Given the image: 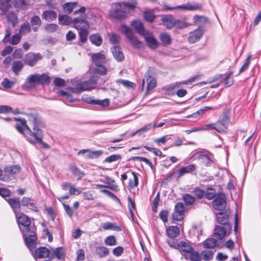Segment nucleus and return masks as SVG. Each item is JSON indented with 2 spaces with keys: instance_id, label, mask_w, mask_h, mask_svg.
I'll return each instance as SVG.
<instances>
[{
  "instance_id": "obj_15",
  "label": "nucleus",
  "mask_w": 261,
  "mask_h": 261,
  "mask_svg": "<svg viewBox=\"0 0 261 261\" xmlns=\"http://www.w3.org/2000/svg\"><path fill=\"white\" fill-rule=\"evenodd\" d=\"M231 230V225H226V226H216L214 230V234L217 239H222L227 233Z\"/></svg>"
},
{
  "instance_id": "obj_50",
  "label": "nucleus",
  "mask_w": 261,
  "mask_h": 261,
  "mask_svg": "<svg viewBox=\"0 0 261 261\" xmlns=\"http://www.w3.org/2000/svg\"><path fill=\"white\" fill-rule=\"evenodd\" d=\"M106 245L113 246L117 245V240L114 236L111 235L107 237L104 240Z\"/></svg>"
},
{
  "instance_id": "obj_2",
  "label": "nucleus",
  "mask_w": 261,
  "mask_h": 261,
  "mask_svg": "<svg viewBox=\"0 0 261 261\" xmlns=\"http://www.w3.org/2000/svg\"><path fill=\"white\" fill-rule=\"evenodd\" d=\"M16 216L27 246L31 249L37 245V235L36 228L31 226L30 218L23 214H16Z\"/></svg>"
},
{
  "instance_id": "obj_10",
  "label": "nucleus",
  "mask_w": 261,
  "mask_h": 261,
  "mask_svg": "<svg viewBox=\"0 0 261 261\" xmlns=\"http://www.w3.org/2000/svg\"><path fill=\"white\" fill-rule=\"evenodd\" d=\"M20 171V167L19 165H14L7 167L4 169V174L2 173V177H7L6 181L14 178L16 174Z\"/></svg>"
},
{
  "instance_id": "obj_24",
  "label": "nucleus",
  "mask_w": 261,
  "mask_h": 261,
  "mask_svg": "<svg viewBox=\"0 0 261 261\" xmlns=\"http://www.w3.org/2000/svg\"><path fill=\"white\" fill-rule=\"evenodd\" d=\"M216 219L217 222L222 224L223 226H226V225H231L229 223V216L227 214L219 212L216 214Z\"/></svg>"
},
{
  "instance_id": "obj_1",
  "label": "nucleus",
  "mask_w": 261,
  "mask_h": 261,
  "mask_svg": "<svg viewBox=\"0 0 261 261\" xmlns=\"http://www.w3.org/2000/svg\"><path fill=\"white\" fill-rule=\"evenodd\" d=\"M27 114L28 120L32 128L27 124L24 119L15 118L16 120L20 121V124H17L15 126L16 129L21 134L25 135L28 141L31 143H38L43 148H49V145L42 140V128L44 127V124L38 113L36 110H32Z\"/></svg>"
},
{
  "instance_id": "obj_37",
  "label": "nucleus",
  "mask_w": 261,
  "mask_h": 261,
  "mask_svg": "<svg viewBox=\"0 0 261 261\" xmlns=\"http://www.w3.org/2000/svg\"><path fill=\"white\" fill-rule=\"evenodd\" d=\"M102 228L104 230H113L116 231H120V227L114 223L107 222L102 224Z\"/></svg>"
},
{
  "instance_id": "obj_59",
  "label": "nucleus",
  "mask_w": 261,
  "mask_h": 261,
  "mask_svg": "<svg viewBox=\"0 0 261 261\" xmlns=\"http://www.w3.org/2000/svg\"><path fill=\"white\" fill-rule=\"evenodd\" d=\"M189 24L184 20L176 19L175 23V27L177 29H182L187 28Z\"/></svg>"
},
{
  "instance_id": "obj_46",
  "label": "nucleus",
  "mask_w": 261,
  "mask_h": 261,
  "mask_svg": "<svg viewBox=\"0 0 261 261\" xmlns=\"http://www.w3.org/2000/svg\"><path fill=\"white\" fill-rule=\"evenodd\" d=\"M110 42L112 44H118L119 43L120 41V37L119 35L114 33H111L108 34Z\"/></svg>"
},
{
  "instance_id": "obj_35",
  "label": "nucleus",
  "mask_w": 261,
  "mask_h": 261,
  "mask_svg": "<svg viewBox=\"0 0 261 261\" xmlns=\"http://www.w3.org/2000/svg\"><path fill=\"white\" fill-rule=\"evenodd\" d=\"M23 67V63L21 61H15L12 65V71L16 75H18Z\"/></svg>"
},
{
  "instance_id": "obj_32",
  "label": "nucleus",
  "mask_w": 261,
  "mask_h": 261,
  "mask_svg": "<svg viewBox=\"0 0 261 261\" xmlns=\"http://www.w3.org/2000/svg\"><path fill=\"white\" fill-rule=\"evenodd\" d=\"M38 74H30L27 79L26 82L30 87H34L36 84H39Z\"/></svg>"
},
{
  "instance_id": "obj_23",
  "label": "nucleus",
  "mask_w": 261,
  "mask_h": 261,
  "mask_svg": "<svg viewBox=\"0 0 261 261\" xmlns=\"http://www.w3.org/2000/svg\"><path fill=\"white\" fill-rule=\"evenodd\" d=\"M41 17L43 20L50 22L56 19L57 13L53 10H47L43 12Z\"/></svg>"
},
{
  "instance_id": "obj_36",
  "label": "nucleus",
  "mask_w": 261,
  "mask_h": 261,
  "mask_svg": "<svg viewBox=\"0 0 261 261\" xmlns=\"http://www.w3.org/2000/svg\"><path fill=\"white\" fill-rule=\"evenodd\" d=\"M78 3L75 2H67L63 5V9L66 13L70 14L73 10L77 6Z\"/></svg>"
},
{
  "instance_id": "obj_26",
  "label": "nucleus",
  "mask_w": 261,
  "mask_h": 261,
  "mask_svg": "<svg viewBox=\"0 0 261 261\" xmlns=\"http://www.w3.org/2000/svg\"><path fill=\"white\" fill-rule=\"evenodd\" d=\"M132 27L135 31L140 35L143 36L148 31L145 30L143 24L141 22L138 20H134L132 22Z\"/></svg>"
},
{
  "instance_id": "obj_57",
  "label": "nucleus",
  "mask_w": 261,
  "mask_h": 261,
  "mask_svg": "<svg viewBox=\"0 0 261 261\" xmlns=\"http://www.w3.org/2000/svg\"><path fill=\"white\" fill-rule=\"evenodd\" d=\"M183 200L188 205H191L195 202V198L189 194H186L183 196Z\"/></svg>"
},
{
  "instance_id": "obj_63",
  "label": "nucleus",
  "mask_w": 261,
  "mask_h": 261,
  "mask_svg": "<svg viewBox=\"0 0 261 261\" xmlns=\"http://www.w3.org/2000/svg\"><path fill=\"white\" fill-rule=\"evenodd\" d=\"M11 35V30L10 28H7L5 30V35L2 41L4 43H7L10 41Z\"/></svg>"
},
{
  "instance_id": "obj_58",
  "label": "nucleus",
  "mask_w": 261,
  "mask_h": 261,
  "mask_svg": "<svg viewBox=\"0 0 261 261\" xmlns=\"http://www.w3.org/2000/svg\"><path fill=\"white\" fill-rule=\"evenodd\" d=\"M21 38V36L20 34H16L12 36L8 43L13 45H17L20 42Z\"/></svg>"
},
{
  "instance_id": "obj_29",
  "label": "nucleus",
  "mask_w": 261,
  "mask_h": 261,
  "mask_svg": "<svg viewBox=\"0 0 261 261\" xmlns=\"http://www.w3.org/2000/svg\"><path fill=\"white\" fill-rule=\"evenodd\" d=\"M195 170V165L194 164L189 165L186 167H181L177 171V176L180 177L187 173H190Z\"/></svg>"
},
{
  "instance_id": "obj_17",
  "label": "nucleus",
  "mask_w": 261,
  "mask_h": 261,
  "mask_svg": "<svg viewBox=\"0 0 261 261\" xmlns=\"http://www.w3.org/2000/svg\"><path fill=\"white\" fill-rule=\"evenodd\" d=\"M143 36L144 37L146 43L149 48L155 49L158 47V42L152 33L148 31Z\"/></svg>"
},
{
  "instance_id": "obj_7",
  "label": "nucleus",
  "mask_w": 261,
  "mask_h": 261,
  "mask_svg": "<svg viewBox=\"0 0 261 261\" xmlns=\"http://www.w3.org/2000/svg\"><path fill=\"white\" fill-rule=\"evenodd\" d=\"M96 82L93 79H90L88 81L80 82L73 88V92L75 93L81 92L84 91L89 90L94 88L96 86Z\"/></svg>"
},
{
  "instance_id": "obj_25",
  "label": "nucleus",
  "mask_w": 261,
  "mask_h": 261,
  "mask_svg": "<svg viewBox=\"0 0 261 261\" xmlns=\"http://www.w3.org/2000/svg\"><path fill=\"white\" fill-rule=\"evenodd\" d=\"M21 204L23 206H27L30 210L35 212L38 211V207L34 204L33 200L29 197H23L21 200Z\"/></svg>"
},
{
  "instance_id": "obj_34",
  "label": "nucleus",
  "mask_w": 261,
  "mask_h": 261,
  "mask_svg": "<svg viewBox=\"0 0 261 261\" xmlns=\"http://www.w3.org/2000/svg\"><path fill=\"white\" fill-rule=\"evenodd\" d=\"M179 233V230L177 226H170L167 229V236L170 238L177 237Z\"/></svg>"
},
{
  "instance_id": "obj_44",
  "label": "nucleus",
  "mask_w": 261,
  "mask_h": 261,
  "mask_svg": "<svg viewBox=\"0 0 261 261\" xmlns=\"http://www.w3.org/2000/svg\"><path fill=\"white\" fill-rule=\"evenodd\" d=\"M89 39L92 44L99 46L102 43V38L98 34H93L90 36Z\"/></svg>"
},
{
  "instance_id": "obj_40",
  "label": "nucleus",
  "mask_w": 261,
  "mask_h": 261,
  "mask_svg": "<svg viewBox=\"0 0 261 261\" xmlns=\"http://www.w3.org/2000/svg\"><path fill=\"white\" fill-rule=\"evenodd\" d=\"M217 241L214 238H208L205 240L202 245L204 248H214L217 245Z\"/></svg>"
},
{
  "instance_id": "obj_9",
  "label": "nucleus",
  "mask_w": 261,
  "mask_h": 261,
  "mask_svg": "<svg viewBox=\"0 0 261 261\" xmlns=\"http://www.w3.org/2000/svg\"><path fill=\"white\" fill-rule=\"evenodd\" d=\"M36 246V245L31 249L28 248L34 258H43L49 256L50 250L48 248L45 247H40L33 251V249L35 248Z\"/></svg>"
},
{
  "instance_id": "obj_5",
  "label": "nucleus",
  "mask_w": 261,
  "mask_h": 261,
  "mask_svg": "<svg viewBox=\"0 0 261 261\" xmlns=\"http://www.w3.org/2000/svg\"><path fill=\"white\" fill-rule=\"evenodd\" d=\"M120 30L128 40L132 46L137 49L142 47V42L138 39L129 28L124 24H122L120 25Z\"/></svg>"
},
{
  "instance_id": "obj_4",
  "label": "nucleus",
  "mask_w": 261,
  "mask_h": 261,
  "mask_svg": "<svg viewBox=\"0 0 261 261\" xmlns=\"http://www.w3.org/2000/svg\"><path fill=\"white\" fill-rule=\"evenodd\" d=\"M86 11V8L82 7L79 10L74 12V14L76 15L81 13L80 17L74 18L73 19V27L77 30H83V29H88L89 28V23L87 20V15L84 14Z\"/></svg>"
},
{
  "instance_id": "obj_41",
  "label": "nucleus",
  "mask_w": 261,
  "mask_h": 261,
  "mask_svg": "<svg viewBox=\"0 0 261 261\" xmlns=\"http://www.w3.org/2000/svg\"><path fill=\"white\" fill-rule=\"evenodd\" d=\"M160 39L165 46L170 45L171 43L172 38L171 36L166 33H161L160 35Z\"/></svg>"
},
{
  "instance_id": "obj_45",
  "label": "nucleus",
  "mask_w": 261,
  "mask_h": 261,
  "mask_svg": "<svg viewBox=\"0 0 261 261\" xmlns=\"http://www.w3.org/2000/svg\"><path fill=\"white\" fill-rule=\"evenodd\" d=\"M198 158L206 166H210L213 163V160L207 155L201 154Z\"/></svg>"
},
{
  "instance_id": "obj_28",
  "label": "nucleus",
  "mask_w": 261,
  "mask_h": 261,
  "mask_svg": "<svg viewBox=\"0 0 261 261\" xmlns=\"http://www.w3.org/2000/svg\"><path fill=\"white\" fill-rule=\"evenodd\" d=\"M111 50L114 58L118 61H122L124 60V56L119 46H116L111 48Z\"/></svg>"
},
{
  "instance_id": "obj_55",
  "label": "nucleus",
  "mask_w": 261,
  "mask_h": 261,
  "mask_svg": "<svg viewBox=\"0 0 261 261\" xmlns=\"http://www.w3.org/2000/svg\"><path fill=\"white\" fill-rule=\"evenodd\" d=\"M132 174L133 175L134 179L133 180H129L128 187L130 189H134L138 185V178L136 173L135 172H132Z\"/></svg>"
},
{
  "instance_id": "obj_38",
  "label": "nucleus",
  "mask_w": 261,
  "mask_h": 261,
  "mask_svg": "<svg viewBox=\"0 0 261 261\" xmlns=\"http://www.w3.org/2000/svg\"><path fill=\"white\" fill-rule=\"evenodd\" d=\"M193 20L194 23L202 29H203L202 25L205 24L207 22V18L202 16L195 15L193 18Z\"/></svg>"
},
{
  "instance_id": "obj_54",
  "label": "nucleus",
  "mask_w": 261,
  "mask_h": 261,
  "mask_svg": "<svg viewBox=\"0 0 261 261\" xmlns=\"http://www.w3.org/2000/svg\"><path fill=\"white\" fill-rule=\"evenodd\" d=\"M8 202L13 210L19 208L20 206V200L18 198H10Z\"/></svg>"
},
{
  "instance_id": "obj_22",
  "label": "nucleus",
  "mask_w": 261,
  "mask_h": 261,
  "mask_svg": "<svg viewBox=\"0 0 261 261\" xmlns=\"http://www.w3.org/2000/svg\"><path fill=\"white\" fill-rule=\"evenodd\" d=\"M202 8L201 5L199 3H187L186 4L176 6V8L179 9H182L184 10L195 11L200 10Z\"/></svg>"
},
{
  "instance_id": "obj_20",
  "label": "nucleus",
  "mask_w": 261,
  "mask_h": 261,
  "mask_svg": "<svg viewBox=\"0 0 261 261\" xmlns=\"http://www.w3.org/2000/svg\"><path fill=\"white\" fill-rule=\"evenodd\" d=\"M190 82V80L188 81H184L182 82H177L175 83L170 84L168 85L164 88V90L165 91V93L168 95H173L174 94L173 92V90L174 89L178 88L181 86L182 85H187Z\"/></svg>"
},
{
  "instance_id": "obj_61",
  "label": "nucleus",
  "mask_w": 261,
  "mask_h": 261,
  "mask_svg": "<svg viewBox=\"0 0 261 261\" xmlns=\"http://www.w3.org/2000/svg\"><path fill=\"white\" fill-rule=\"evenodd\" d=\"M45 30L46 31L52 33L57 31L59 29L58 25L55 23L47 24L45 27Z\"/></svg>"
},
{
  "instance_id": "obj_30",
  "label": "nucleus",
  "mask_w": 261,
  "mask_h": 261,
  "mask_svg": "<svg viewBox=\"0 0 261 261\" xmlns=\"http://www.w3.org/2000/svg\"><path fill=\"white\" fill-rule=\"evenodd\" d=\"M30 22L34 32H37L38 30L39 27L42 24L40 18L37 15L33 16L31 18Z\"/></svg>"
},
{
  "instance_id": "obj_42",
  "label": "nucleus",
  "mask_w": 261,
  "mask_h": 261,
  "mask_svg": "<svg viewBox=\"0 0 261 261\" xmlns=\"http://www.w3.org/2000/svg\"><path fill=\"white\" fill-rule=\"evenodd\" d=\"M59 22L62 25H69L72 23L73 20L67 15H63L59 16Z\"/></svg>"
},
{
  "instance_id": "obj_64",
  "label": "nucleus",
  "mask_w": 261,
  "mask_h": 261,
  "mask_svg": "<svg viewBox=\"0 0 261 261\" xmlns=\"http://www.w3.org/2000/svg\"><path fill=\"white\" fill-rule=\"evenodd\" d=\"M85 259V252L83 249H80L76 251V261H83Z\"/></svg>"
},
{
  "instance_id": "obj_27",
  "label": "nucleus",
  "mask_w": 261,
  "mask_h": 261,
  "mask_svg": "<svg viewBox=\"0 0 261 261\" xmlns=\"http://www.w3.org/2000/svg\"><path fill=\"white\" fill-rule=\"evenodd\" d=\"M214 129L219 133H223L226 130L227 127V120L226 119L221 120L214 123Z\"/></svg>"
},
{
  "instance_id": "obj_43",
  "label": "nucleus",
  "mask_w": 261,
  "mask_h": 261,
  "mask_svg": "<svg viewBox=\"0 0 261 261\" xmlns=\"http://www.w3.org/2000/svg\"><path fill=\"white\" fill-rule=\"evenodd\" d=\"M39 84L40 85H48L50 83L49 76L43 73L42 74H38Z\"/></svg>"
},
{
  "instance_id": "obj_48",
  "label": "nucleus",
  "mask_w": 261,
  "mask_h": 261,
  "mask_svg": "<svg viewBox=\"0 0 261 261\" xmlns=\"http://www.w3.org/2000/svg\"><path fill=\"white\" fill-rule=\"evenodd\" d=\"M201 258L204 260H210L214 256V252L212 250H203L201 252Z\"/></svg>"
},
{
  "instance_id": "obj_56",
  "label": "nucleus",
  "mask_w": 261,
  "mask_h": 261,
  "mask_svg": "<svg viewBox=\"0 0 261 261\" xmlns=\"http://www.w3.org/2000/svg\"><path fill=\"white\" fill-rule=\"evenodd\" d=\"M121 159V155L119 154H113L106 158L104 162L107 163H112L119 160Z\"/></svg>"
},
{
  "instance_id": "obj_13",
  "label": "nucleus",
  "mask_w": 261,
  "mask_h": 261,
  "mask_svg": "<svg viewBox=\"0 0 261 261\" xmlns=\"http://www.w3.org/2000/svg\"><path fill=\"white\" fill-rule=\"evenodd\" d=\"M186 207L182 202H177L174 208V212L172 214V218L174 220L180 221L183 219Z\"/></svg>"
},
{
  "instance_id": "obj_33",
  "label": "nucleus",
  "mask_w": 261,
  "mask_h": 261,
  "mask_svg": "<svg viewBox=\"0 0 261 261\" xmlns=\"http://www.w3.org/2000/svg\"><path fill=\"white\" fill-rule=\"evenodd\" d=\"M185 258L187 260H190V261H201V258L199 253L197 251H194V250L189 254H185Z\"/></svg>"
},
{
  "instance_id": "obj_62",
  "label": "nucleus",
  "mask_w": 261,
  "mask_h": 261,
  "mask_svg": "<svg viewBox=\"0 0 261 261\" xmlns=\"http://www.w3.org/2000/svg\"><path fill=\"white\" fill-rule=\"evenodd\" d=\"M251 57H252L251 55H249L248 56L247 58L245 60L244 63L243 64V65H242V66L241 67V68L239 70L240 73L243 72V71H244L245 70H246L247 69V68L250 64Z\"/></svg>"
},
{
  "instance_id": "obj_6",
  "label": "nucleus",
  "mask_w": 261,
  "mask_h": 261,
  "mask_svg": "<svg viewBox=\"0 0 261 261\" xmlns=\"http://www.w3.org/2000/svg\"><path fill=\"white\" fill-rule=\"evenodd\" d=\"M93 62L96 66V71L105 75L107 72V68L103 65L106 62V56L101 53L94 54L92 55Z\"/></svg>"
},
{
  "instance_id": "obj_31",
  "label": "nucleus",
  "mask_w": 261,
  "mask_h": 261,
  "mask_svg": "<svg viewBox=\"0 0 261 261\" xmlns=\"http://www.w3.org/2000/svg\"><path fill=\"white\" fill-rule=\"evenodd\" d=\"M95 252L99 257H103L109 254V250L107 247L101 246L95 248Z\"/></svg>"
},
{
  "instance_id": "obj_18",
  "label": "nucleus",
  "mask_w": 261,
  "mask_h": 261,
  "mask_svg": "<svg viewBox=\"0 0 261 261\" xmlns=\"http://www.w3.org/2000/svg\"><path fill=\"white\" fill-rule=\"evenodd\" d=\"M204 29L198 27L197 29L189 34L188 40L191 43H194L198 41L202 36Z\"/></svg>"
},
{
  "instance_id": "obj_3",
  "label": "nucleus",
  "mask_w": 261,
  "mask_h": 261,
  "mask_svg": "<svg viewBox=\"0 0 261 261\" xmlns=\"http://www.w3.org/2000/svg\"><path fill=\"white\" fill-rule=\"evenodd\" d=\"M135 1L131 3H116L113 4L109 16L115 19H122L126 17L127 14L134 10L137 6Z\"/></svg>"
},
{
  "instance_id": "obj_16",
  "label": "nucleus",
  "mask_w": 261,
  "mask_h": 261,
  "mask_svg": "<svg viewBox=\"0 0 261 261\" xmlns=\"http://www.w3.org/2000/svg\"><path fill=\"white\" fill-rule=\"evenodd\" d=\"M42 58L40 54H35L30 52L25 55L24 62L29 66H33Z\"/></svg>"
},
{
  "instance_id": "obj_60",
  "label": "nucleus",
  "mask_w": 261,
  "mask_h": 261,
  "mask_svg": "<svg viewBox=\"0 0 261 261\" xmlns=\"http://www.w3.org/2000/svg\"><path fill=\"white\" fill-rule=\"evenodd\" d=\"M87 29H83V30H79L80 40L82 43H85L87 40L88 34Z\"/></svg>"
},
{
  "instance_id": "obj_11",
  "label": "nucleus",
  "mask_w": 261,
  "mask_h": 261,
  "mask_svg": "<svg viewBox=\"0 0 261 261\" xmlns=\"http://www.w3.org/2000/svg\"><path fill=\"white\" fill-rule=\"evenodd\" d=\"M152 69L149 67L146 72L145 76L147 82L146 94H148L156 86V80L152 77Z\"/></svg>"
},
{
  "instance_id": "obj_21",
  "label": "nucleus",
  "mask_w": 261,
  "mask_h": 261,
  "mask_svg": "<svg viewBox=\"0 0 261 261\" xmlns=\"http://www.w3.org/2000/svg\"><path fill=\"white\" fill-rule=\"evenodd\" d=\"M161 20L168 29H171L175 26V18L172 15H164L162 16Z\"/></svg>"
},
{
  "instance_id": "obj_53",
  "label": "nucleus",
  "mask_w": 261,
  "mask_h": 261,
  "mask_svg": "<svg viewBox=\"0 0 261 261\" xmlns=\"http://www.w3.org/2000/svg\"><path fill=\"white\" fill-rule=\"evenodd\" d=\"M7 18L8 21L12 23L13 27H14L18 22L17 15L14 12L9 13L8 14Z\"/></svg>"
},
{
  "instance_id": "obj_12",
  "label": "nucleus",
  "mask_w": 261,
  "mask_h": 261,
  "mask_svg": "<svg viewBox=\"0 0 261 261\" xmlns=\"http://www.w3.org/2000/svg\"><path fill=\"white\" fill-rule=\"evenodd\" d=\"M103 151L101 150H91L89 149H82L77 152V155H84V158L89 159H96L103 154Z\"/></svg>"
},
{
  "instance_id": "obj_52",
  "label": "nucleus",
  "mask_w": 261,
  "mask_h": 261,
  "mask_svg": "<svg viewBox=\"0 0 261 261\" xmlns=\"http://www.w3.org/2000/svg\"><path fill=\"white\" fill-rule=\"evenodd\" d=\"M144 19L148 22H152L154 21L155 16L152 11H146L143 14Z\"/></svg>"
},
{
  "instance_id": "obj_51",
  "label": "nucleus",
  "mask_w": 261,
  "mask_h": 261,
  "mask_svg": "<svg viewBox=\"0 0 261 261\" xmlns=\"http://www.w3.org/2000/svg\"><path fill=\"white\" fill-rule=\"evenodd\" d=\"M10 7V4L8 0H0V10L3 13H6Z\"/></svg>"
},
{
  "instance_id": "obj_8",
  "label": "nucleus",
  "mask_w": 261,
  "mask_h": 261,
  "mask_svg": "<svg viewBox=\"0 0 261 261\" xmlns=\"http://www.w3.org/2000/svg\"><path fill=\"white\" fill-rule=\"evenodd\" d=\"M226 206L225 195L223 193H218L217 196L213 201V207L217 211H222Z\"/></svg>"
},
{
  "instance_id": "obj_39",
  "label": "nucleus",
  "mask_w": 261,
  "mask_h": 261,
  "mask_svg": "<svg viewBox=\"0 0 261 261\" xmlns=\"http://www.w3.org/2000/svg\"><path fill=\"white\" fill-rule=\"evenodd\" d=\"M31 31L30 24L29 22L26 21L24 22L20 27L19 30V34L21 35H24L29 33Z\"/></svg>"
},
{
  "instance_id": "obj_14",
  "label": "nucleus",
  "mask_w": 261,
  "mask_h": 261,
  "mask_svg": "<svg viewBox=\"0 0 261 261\" xmlns=\"http://www.w3.org/2000/svg\"><path fill=\"white\" fill-rule=\"evenodd\" d=\"M82 100L83 101L86 102L89 104L97 105L100 106L102 107H106L110 105V100L109 99H105L103 100L100 99H94L91 97H89L87 95H83L82 97Z\"/></svg>"
},
{
  "instance_id": "obj_49",
  "label": "nucleus",
  "mask_w": 261,
  "mask_h": 261,
  "mask_svg": "<svg viewBox=\"0 0 261 261\" xmlns=\"http://www.w3.org/2000/svg\"><path fill=\"white\" fill-rule=\"evenodd\" d=\"M217 195L215 189L212 188H208L205 193L204 196L207 199L211 200L215 197H217Z\"/></svg>"
},
{
  "instance_id": "obj_47",
  "label": "nucleus",
  "mask_w": 261,
  "mask_h": 261,
  "mask_svg": "<svg viewBox=\"0 0 261 261\" xmlns=\"http://www.w3.org/2000/svg\"><path fill=\"white\" fill-rule=\"evenodd\" d=\"M53 257H56L59 259H62L64 258V253L63 249L61 247L57 248L51 254Z\"/></svg>"
},
{
  "instance_id": "obj_19",
  "label": "nucleus",
  "mask_w": 261,
  "mask_h": 261,
  "mask_svg": "<svg viewBox=\"0 0 261 261\" xmlns=\"http://www.w3.org/2000/svg\"><path fill=\"white\" fill-rule=\"evenodd\" d=\"M182 255L185 254H189L194 250L191 243L189 241H180L179 242V249H178Z\"/></svg>"
}]
</instances>
